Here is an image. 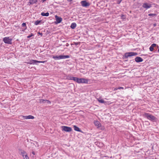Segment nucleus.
Returning a JSON list of instances; mask_svg holds the SVG:
<instances>
[{"mask_svg":"<svg viewBox=\"0 0 159 159\" xmlns=\"http://www.w3.org/2000/svg\"><path fill=\"white\" fill-rule=\"evenodd\" d=\"M144 115L148 119L151 120H154L155 119V117L154 116L148 113H145L144 114Z\"/></svg>","mask_w":159,"mask_h":159,"instance_id":"f257e3e1","label":"nucleus"},{"mask_svg":"<svg viewBox=\"0 0 159 159\" xmlns=\"http://www.w3.org/2000/svg\"><path fill=\"white\" fill-rule=\"evenodd\" d=\"M136 52H133L126 53L125 54V57L126 58H128V57L135 56L137 55Z\"/></svg>","mask_w":159,"mask_h":159,"instance_id":"f03ea898","label":"nucleus"},{"mask_svg":"<svg viewBox=\"0 0 159 159\" xmlns=\"http://www.w3.org/2000/svg\"><path fill=\"white\" fill-rule=\"evenodd\" d=\"M62 130L66 132H70L72 131V129L70 127L63 126H61Z\"/></svg>","mask_w":159,"mask_h":159,"instance_id":"7ed1b4c3","label":"nucleus"},{"mask_svg":"<svg viewBox=\"0 0 159 159\" xmlns=\"http://www.w3.org/2000/svg\"><path fill=\"white\" fill-rule=\"evenodd\" d=\"M12 39H10L9 37H5L3 39V41L6 43L11 44L12 43Z\"/></svg>","mask_w":159,"mask_h":159,"instance_id":"20e7f679","label":"nucleus"},{"mask_svg":"<svg viewBox=\"0 0 159 159\" xmlns=\"http://www.w3.org/2000/svg\"><path fill=\"white\" fill-rule=\"evenodd\" d=\"M78 81V83H87L88 82V80L84 78H79Z\"/></svg>","mask_w":159,"mask_h":159,"instance_id":"39448f33","label":"nucleus"},{"mask_svg":"<svg viewBox=\"0 0 159 159\" xmlns=\"http://www.w3.org/2000/svg\"><path fill=\"white\" fill-rule=\"evenodd\" d=\"M80 3L81 5L84 7H87L90 5L89 3L87 2L85 0L81 1Z\"/></svg>","mask_w":159,"mask_h":159,"instance_id":"423d86ee","label":"nucleus"},{"mask_svg":"<svg viewBox=\"0 0 159 159\" xmlns=\"http://www.w3.org/2000/svg\"><path fill=\"white\" fill-rule=\"evenodd\" d=\"M38 61L34 60H30L28 62H26L28 64H36L38 65L37 64Z\"/></svg>","mask_w":159,"mask_h":159,"instance_id":"0eeeda50","label":"nucleus"},{"mask_svg":"<svg viewBox=\"0 0 159 159\" xmlns=\"http://www.w3.org/2000/svg\"><path fill=\"white\" fill-rule=\"evenodd\" d=\"M142 7H143L146 8V9H148L151 7L152 5L151 4L147 3H144Z\"/></svg>","mask_w":159,"mask_h":159,"instance_id":"6e6552de","label":"nucleus"},{"mask_svg":"<svg viewBox=\"0 0 159 159\" xmlns=\"http://www.w3.org/2000/svg\"><path fill=\"white\" fill-rule=\"evenodd\" d=\"M55 17L57 23H61L62 20V18L61 17H59L57 15L55 16Z\"/></svg>","mask_w":159,"mask_h":159,"instance_id":"1a4fd4ad","label":"nucleus"},{"mask_svg":"<svg viewBox=\"0 0 159 159\" xmlns=\"http://www.w3.org/2000/svg\"><path fill=\"white\" fill-rule=\"evenodd\" d=\"M39 102L41 103H47L48 104H50L51 103L48 100H45L44 99H40Z\"/></svg>","mask_w":159,"mask_h":159,"instance_id":"9d476101","label":"nucleus"},{"mask_svg":"<svg viewBox=\"0 0 159 159\" xmlns=\"http://www.w3.org/2000/svg\"><path fill=\"white\" fill-rule=\"evenodd\" d=\"M70 57V56L69 55H61L59 56V59H65L66 58H69Z\"/></svg>","mask_w":159,"mask_h":159,"instance_id":"9b49d317","label":"nucleus"},{"mask_svg":"<svg viewBox=\"0 0 159 159\" xmlns=\"http://www.w3.org/2000/svg\"><path fill=\"white\" fill-rule=\"evenodd\" d=\"M135 61L137 62H142L143 60V59L140 57H136L135 59Z\"/></svg>","mask_w":159,"mask_h":159,"instance_id":"f8f14e48","label":"nucleus"},{"mask_svg":"<svg viewBox=\"0 0 159 159\" xmlns=\"http://www.w3.org/2000/svg\"><path fill=\"white\" fill-rule=\"evenodd\" d=\"M22 117L23 118L26 119H34V116L31 115H29L27 116H23Z\"/></svg>","mask_w":159,"mask_h":159,"instance_id":"ddd939ff","label":"nucleus"},{"mask_svg":"<svg viewBox=\"0 0 159 159\" xmlns=\"http://www.w3.org/2000/svg\"><path fill=\"white\" fill-rule=\"evenodd\" d=\"M76 26V24L75 23H72L70 26V27L72 29H75Z\"/></svg>","mask_w":159,"mask_h":159,"instance_id":"4468645a","label":"nucleus"},{"mask_svg":"<svg viewBox=\"0 0 159 159\" xmlns=\"http://www.w3.org/2000/svg\"><path fill=\"white\" fill-rule=\"evenodd\" d=\"M74 129L75 130L79 132L81 131V130L80 129V128L79 127L76 126V125H74Z\"/></svg>","mask_w":159,"mask_h":159,"instance_id":"2eb2a0df","label":"nucleus"},{"mask_svg":"<svg viewBox=\"0 0 159 159\" xmlns=\"http://www.w3.org/2000/svg\"><path fill=\"white\" fill-rule=\"evenodd\" d=\"M41 15L42 16H48L49 15V13L48 12H46V13H44V12H42L41 13Z\"/></svg>","mask_w":159,"mask_h":159,"instance_id":"dca6fc26","label":"nucleus"},{"mask_svg":"<svg viewBox=\"0 0 159 159\" xmlns=\"http://www.w3.org/2000/svg\"><path fill=\"white\" fill-rule=\"evenodd\" d=\"M37 2V0H30L29 3L31 4H33Z\"/></svg>","mask_w":159,"mask_h":159,"instance_id":"f3484780","label":"nucleus"},{"mask_svg":"<svg viewBox=\"0 0 159 159\" xmlns=\"http://www.w3.org/2000/svg\"><path fill=\"white\" fill-rule=\"evenodd\" d=\"M94 124L95 125L99 127L101 125V124L98 121H96L94 122Z\"/></svg>","mask_w":159,"mask_h":159,"instance_id":"a211bd4d","label":"nucleus"},{"mask_svg":"<svg viewBox=\"0 0 159 159\" xmlns=\"http://www.w3.org/2000/svg\"><path fill=\"white\" fill-rule=\"evenodd\" d=\"M41 20H37L36 21L34 22V24L35 25H39L40 23L41 22Z\"/></svg>","mask_w":159,"mask_h":159,"instance_id":"6ab92c4d","label":"nucleus"},{"mask_svg":"<svg viewBox=\"0 0 159 159\" xmlns=\"http://www.w3.org/2000/svg\"><path fill=\"white\" fill-rule=\"evenodd\" d=\"M78 79L79 78L77 77H73L72 80H74V81L78 83Z\"/></svg>","mask_w":159,"mask_h":159,"instance_id":"aec40b11","label":"nucleus"},{"mask_svg":"<svg viewBox=\"0 0 159 159\" xmlns=\"http://www.w3.org/2000/svg\"><path fill=\"white\" fill-rule=\"evenodd\" d=\"M98 101L100 102L101 103H104L105 102L104 100L102 99H98Z\"/></svg>","mask_w":159,"mask_h":159,"instance_id":"412c9836","label":"nucleus"},{"mask_svg":"<svg viewBox=\"0 0 159 159\" xmlns=\"http://www.w3.org/2000/svg\"><path fill=\"white\" fill-rule=\"evenodd\" d=\"M53 58L55 60H59V56H53Z\"/></svg>","mask_w":159,"mask_h":159,"instance_id":"4be33fe9","label":"nucleus"},{"mask_svg":"<svg viewBox=\"0 0 159 159\" xmlns=\"http://www.w3.org/2000/svg\"><path fill=\"white\" fill-rule=\"evenodd\" d=\"M21 154L22 155L23 157H24V156L26 154H27L26 152H25L23 150L21 152Z\"/></svg>","mask_w":159,"mask_h":159,"instance_id":"5701e85b","label":"nucleus"},{"mask_svg":"<svg viewBox=\"0 0 159 159\" xmlns=\"http://www.w3.org/2000/svg\"><path fill=\"white\" fill-rule=\"evenodd\" d=\"M73 77L72 76H68L67 77L66 79L68 80H72Z\"/></svg>","mask_w":159,"mask_h":159,"instance_id":"b1692460","label":"nucleus"},{"mask_svg":"<svg viewBox=\"0 0 159 159\" xmlns=\"http://www.w3.org/2000/svg\"><path fill=\"white\" fill-rule=\"evenodd\" d=\"M24 159H29L28 157L27 154H26L24 157H23Z\"/></svg>","mask_w":159,"mask_h":159,"instance_id":"393cba45","label":"nucleus"},{"mask_svg":"<svg viewBox=\"0 0 159 159\" xmlns=\"http://www.w3.org/2000/svg\"><path fill=\"white\" fill-rule=\"evenodd\" d=\"M153 48L152 46H151L149 48V50L151 51H152L153 50Z\"/></svg>","mask_w":159,"mask_h":159,"instance_id":"a878e982","label":"nucleus"},{"mask_svg":"<svg viewBox=\"0 0 159 159\" xmlns=\"http://www.w3.org/2000/svg\"><path fill=\"white\" fill-rule=\"evenodd\" d=\"M148 15L150 16H156V14H150Z\"/></svg>","mask_w":159,"mask_h":159,"instance_id":"bb28decb","label":"nucleus"},{"mask_svg":"<svg viewBox=\"0 0 159 159\" xmlns=\"http://www.w3.org/2000/svg\"><path fill=\"white\" fill-rule=\"evenodd\" d=\"M157 46V44L155 43L152 44L151 46H152L153 48Z\"/></svg>","mask_w":159,"mask_h":159,"instance_id":"cd10ccee","label":"nucleus"},{"mask_svg":"<svg viewBox=\"0 0 159 159\" xmlns=\"http://www.w3.org/2000/svg\"><path fill=\"white\" fill-rule=\"evenodd\" d=\"M47 61H38L37 63H44L46 62Z\"/></svg>","mask_w":159,"mask_h":159,"instance_id":"c85d7f7f","label":"nucleus"},{"mask_svg":"<svg viewBox=\"0 0 159 159\" xmlns=\"http://www.w3.org/2000/svg\"><path fill=\"white\" fill-rule=\"evenodd\" d=\"M34 35L32 33L30 35H29L27 36L28 38H30L32 36H33Z\"/></svg>","mask_w":159,"mask_h":159,"instance_id":"c756f323","label":"nucleus"},{"mask_svg":"<svg viewBox=\"0 0 159 159\" xmlns=\"http://www.w3.org/2000/svg\"><path fill=\"white\" fill-rule=\"evenodd\" d=\"M22 25L23 27H26V24L25 23H22Z\"/></svg>","mask_w":159,"mask_h":159,"instance_id":"7c9ffc66","label":"nucleus"},{"mask_svg":"<svg viewBox=\"0 0 159 159\" xmlns=\"http://www.w3.org/2000/svg\"><path fill=\"white\" fill-rule=\"evenodd\" d=\"M32 153L33 155L32 156V157H34V155H35V152H34V151H33L32 152Z\"/></svg>","mask_w":159,"mask_h":159,"instance_id":"2f4dec72","label":"nucleus"},{"mask_svg":"<svg viewBox=\"0 0 159 159\" xmlns=\"http://www.w3.org/2000/svg\"><path fill=\"white\" fill-rule=\"evenodd\" d=\"M118 89H124V88L123 87H119L118 88Z\"/></svg>","mask_w":159,"mask_h":159,"instance_id":"473e14b6","label":"nucleus"},{"mask_svg":"<svg viewBox=\"0 0 159 159\" xmlns=\"http://www.w3.org/2000/svg\"><path fill=\"white\" fill-rule=\"evenodd\" d=\"M121 1V0H120V1H118L117 3L118 4H119L120 3Z\"/></svg>","mask_w":159,"mask_h":159,"instance_id":"72a5a7b5","label":"nucleus"},{"mask_svg":"<svg viewBox=\"0 0 159 159\" xmlns=\"http://www.w3.org/2000/svg\"><path fill=\"white\" fill-rule=\"evenodd\" d=\"M118 89V88H115L114 89V90H117Z\"/></svg>","mask_w":159,"mask_h":159,"instance_id":"f704fd0d","label":"nucleus"},{"mask_svg":"<svg viewBox=\"0 0 159 159\" xmlns=\"http://www.w3.org/2000/svg\"><path fill=\"white\" fill-rule=\"evenodd\" d=\"M75 44L77 45H78V43H75Z\"/></svg>","mask_w":159,"mask_h":159,"instance_id":"c9c22d12","label":"nucleus"},{"mask_svg":"<svg viewBox=\"0 0 159 159\" xmlns=\"http://www.w3.org/2000/svg\"><path fill=\"white\" fill-rule=\"evenodd\" d=\"M124 15H122V18H124Z\"/></svg>","mask_w":159,"mask_h":159,"instance_id":"e433bc0d","label":"nucleus"},{"mask_svg":"<svg viewBox=\"0 0 159 159\" xmlns=\"http://www.w3.org/2000/svg\"><path fill=\"white\" fill-rule=\"evenodd\" d=\"M43 0V2H44V1H46V0Z\"/></svg>","mask_w":159,"mask_h":159,"instance_id":"4c0bfd02","label":"nucleus"},{"mask_svg":"<svg viewBox=\"0 0 159 159\" xmlns=\"http://www.w3.org/2000/svg\"><path fill=\"white\" fill-rule=\"evenodd\" d=\"M31 143V144H34V143Z\"/></svg>","mask_w":159,"mask_h":159,"instance_id":"58836bf2","label":"nucleus"}]
</instances>
